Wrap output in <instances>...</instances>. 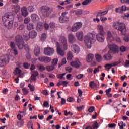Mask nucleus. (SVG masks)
Returning a JSON list of instances; mask_svg holds the SVG:
<instances>
[{
	"label": "nucleus",
	"mask_w": 129,
	"mask_h": 129,
	"mask_svg": "<svg viewBox=\"0 0 129 129\" xmlns=\"http://www.w3.org/2000/svg\"><path fill=\"white\" fill-rule=\"evenodd\" d=\"M107 40L109 42H112L115 40V38L113 36L112 32L110 31H107L106 33Z\"/></svg>",
	"instance_id": "4468645a"
},
{
	"label": "nucleus",
	"mask_w": 129,
	"mask_h": 129,
	"mask_svg": "<svg viewBox=\"0 0 129 129\" xmlns=\"http://www.w3.org/2000/svg\"><path fill=\"white\" fill-rule=\"evenodd\" d=\"M107 47L110 49L107 53L104 54L103 55V58L105 61H111L113 56L111 54L112 52L115 54L119 52V47L115 44H108L107 47L106 48L107 49Z\"/></svg>",
	"instance_id": "f03ea898"
},
{
	"label": "nucleus",
	"mask_w": 129,
	"mask_h": 129,
	"mask_svg": "<svg viewBox=\"0 0 129 129\" xmlns=\"http://www.w3.org/2000/svg\"><path fill=\"white\" fill-rule=\"evenodd\" d=\"M100 21H101V22L103 23V24H104V23H105V22L107 21V18L105 17H101L100 18Z\"/></svg>",
	"instance_id": "c9c22d12"
},
{
	"label": "nucleus",
	"mask_w": 129,
	"mask_h": 129,
	"mask_svg": "<svg viewBox=\"0 0 129 129\" xmlns=\"http://www.w3.org/2000/svg\"><path fill=\"white\" fill-rule=\"evenodd\" d=\"M105 33H97L96 35V38L99 43H103L105 41Z\"/></svg>",
	"instance_id": "9b49d317"
},
{
	"label": "nucleus",
	"mask_w": 129,
	"mask_h": 129,
	"mask_svg": "<svg viewBox=\"0 0 129 129\" xmlns=\"http://www.w3.org/2000/svg\"><path fill=\"white\" fill-rule=\"evenodd\" d=\"M95 108L94 107H91L88 109V111L89 112H93V111H94L95 110Z\"/></svg>",
	"instance_id": "774afa93"
},
{
	"label": "nucleus",
	"mask_w": 129,
	"mask_h": 129,
	"mask_svg": "<svg viewBox=\"0 0 129 129\" xmlns=\"http://www.w3.org/2000/svg\"><path fill=\"white\" fill-rule=\"evenodd\" d=\"M28 11H29V12H34L35 8H34V6H30L28 7Z\"/></svg>",
	"instance_id": "6e6d98bb"
},
{
	"label": "nucleus",
	"mask_w": 129,
	"mask_h": 129,
	"mask_svg": "<svg viewBox=\"0 0 129 129\" xmlns=\"http://www.w3.org/2000/svg\"><path fill=\"white\" fill-rule=\"evenodd\" d=\"M123 19H124V20H126L127 19L129 18V13H125V15L124 16H122Z\"/></svg>",
	"instance_id": "3c124183"
},
{
	"label": "nucleus",
	"mask_w": 129,
	"mask_h": 129,
	"mask_svg": "<svg viewBox=\"0 0 129 129\" xmlns=\"http://www.w3.org/2000/svg\"><path fill=\"white\" fill-rule=\"evenodd\" d=\"M55 53L54 48L51 47H46L44 48V53L46 56H52Z\"/></svg>",
	"instance_id": "f8f14e48"
},
{
	"label": "nucleus",
	"mask_w": 129,
	"mask_h": 129,
	"mask_svg": "<svg viewBox=\"0 0 129 129\" xmlns=\"http://www.w3.org/2000/svg\"><path fill=\"white\" fill-rule=\"evenodd\" d=\"M24 120H21L18 122V124L20 127L23 126V125H24Z\"/></svg>",
	"instance_id": "bf43d9fd"
},
{
	"label": "nucleus",
	"mask_w": 129,
	"mask_h": 129,
	"mask_svg": "<svg viewBox=\"0 0 129 129\" xmlns=\"http://www.w3.org/2000/svg\"><path fill=\"white\" fill-rule=\"evenodd\" d=\"M93 59H94V54L89 53L86 58V62H87V63H91V62L93 61Z\"/></svg>",
	"instance_id": "a211bd4d"
},
{
	"label": "nucleus",
	"mask_w": 129,
	"mask_h": 129,
	"mask_svg": "<svg viewBox=\"0 0 129 129\" xmlns=\"http://www.w3.org/2000/svg\"><path fill=\"white\" fill-rule=\"evenodd\" d=\"M68 13L63 12L62 13V16L59 17V20L60 23H65V22H68L69 18L66 16Z\"/></svg>",
	"instance_id": "ddd939ff"
},
{
	"label": "nucleus",
	"mask_w": 129,
	"mask_h": 129,
	"mask_svg": "<svg viewBox=\"0 0 129 129\" xmlns=\"http://www.w3.org/2000/svg\"><path fill=\"white\" fill-rule=\"evenodd\" d=\"M59 41L61 43V47H60V43L57 42L56 43V51L58 55L63 56L65 55V51L68 50L67 38L65 37V36L61 35L59 37Z\"/></svg>",
	"instance_id": "f257e3e1"
},
{
	"label": "nucleus",
	"mask_w": 129,
	"mask_h": 129,
	"mask_svg": "<svg viewBox=\"0 0 129 129\" xmlns=\"http://www.w3.org/2000/svg\"><path fill=\"white\" fill-rule=\"evenodd\" d=\"M38 68H39V70H40V71H44V70H45V69H46L45 68V66H44V65H43V64H39L38 66Z\"/></svg>",
	"instance_id": "37998d69"
},
{
	"label": "nucleus",
	"mask_w": 129,
	"mask_h": 129,
	"mask_svg": "<svg viewBox=\"0 0 129 129\" xmlns=\"http://www.w3.org/2000/svg\"><path fill=\"white\" fill-rule=\"evenodd\" d=\"M24 67L25 69H28L30 67V63L25 62L24 63Z\"/></svg>",
	"instance_id": "13d9d810"
},
{
	"label": "nucleus",
	"mask_w": 129,
	"mask_h": 129,
	"mask_svg": "<svg viewBox=\"0 0 129 129\" xmlns=\"http://www.w3.org/2000/svg\"><path fill=\"white\" fill-rule=\"evenodd\" d=\"M46 39H47V35H46L45 33H42L40 36L41 41H42V42H45Z\"/></svg>",
	"instance_id": "c756f323"
},
{
	"label": "nucleus",
	"mask_w": 129,
	"mask_h": 129,
	"mask_svg": "<svg viewBox=\"0 0 129 129\" xmlns=\"http://www.w3.org/2000/svg\"><path fill=\"white\" fill-rule=\"evenodd\" d=\"M68 38L69 40V43L72 44L74 43V42L76 41V38H75L74 35H73L72 33L69 34Z\"/></svg>",
	"instance_id": "f3484780"
},
{
	"label": "nucleus",
	"mask_w": 129,
	"mask_h": 129,
	"mask_svg": "<svg viewBox=\"0 0 129 129\" xmlns=\"http://www.w3.org/2000/svg\"><path fill=\"white\" fill-rule=\"evenodd\" d=\"M70 65L75 68H79V67L81 66V63L80 62V61H79V59H77L75 61H72Z\"/></svg>",
	"instance_id": "2eb2a0df"
},
{
	"label": "nucleus",
	"mask_w": 129,
	"mask_h": 129,
	"mask_svg": "<svg viewBox=\"0 0 129 129\" xmlns=\"http://www.w3.org/2000/svg\"><path fill=\"white\" fill-rule=\"evenodd\" d=\"M55 69V67L53 65L51 66H47L46 67V70H47V71H53V70Z\"/></svg>",
	"instance_id": "2f4dec72"
},
{
	"label": "nucleus",
	"mask_w": 129,
	"mask_h": 129,
	"mask_svg": "<svg viewBox=\"0 0 129 129\" xmlns=\"http://www.w3.org/2000/svg\"><path fill=\"white\" fill-rule=\"evenodd\" d=\"M39 75V73L37 71H34L33 72V74L31 75L30 81L31 82H33L34 81H36V79L37 77Z\"/></svg>",
	"instance_id": "aec40b11"
},
{
	"label": "nucleus",
	"mask_w": 129,
	"mask_h": 129,
	"mask_svg": "<svg viewBox=\"0 0 129 129\" xmlns=\"http://www.w3.org/2000/svg\"><path fill=\"white\" fill-rule=\"evenodd\" d=\"M21 15L24 17H27L29 15V12H28L26 7L21 8Z\"/></svg>",
	"instance_id": "4be33fe9"
},
{
	"label": "nucleus",
	"mask_w": 129,
	"mask_h": 129,
	"mask_svg": "<svg viewBox=\"0 0 129 129\" xmlns=\"http://www.w3.org/2000/svg\"><path fill=\"white\" fill-rule=\"evenodd\" d=\"M3 24L7 29L13 28V21H14V16L7 15L2 18Z\"/></svg>",
	"instance_id": "20e7f679"
},
{
	"label": "nucleus",
	"mask_w": 129,
	"mask_h": 129,
	"mask_svg": "<svg viewBox=\"0 0 129 129\" xmlns=\"http://www.w3.org/2000/svg\"><path fill=\"white\" fill-rule=\"evenodd\" d=\"M27 29L28 31H31V30H34L35 29V27L34 26V24L33 23H29L27 26Z\"/></svg>",
	"instance_id": "c85d7f7f"
},
{
	"label": "nucleus",
	"mask_w": 129,
	"mask_h": 129,
	"mask_svg": "<svg viewBox=\"0 0 129 129\" xmlns=\"http://www.w3.org/2000/svg\"><path fill=\"white\" fill-rule=\"evenodd\" d=\"M118 125L120 127V129H123V127L125 126V123H123V121H121L120 123H118Z\"/></svg>",
	"instance_id": "4c0bfd02"
},
{
	"label": "nucleus",
	"mask_w": 129,
	"mask_h": 129,
	"mask_svg": "<svg viewBox=\"0 0 129 129\" xmlns=\"http://www.w3.org/2000/svg\"><path fill=\"white\" fill-rule=\"evenodd\" d=\"M126 50H128V47H125L124 46H121L120 47V51L121 52V53H123V52H125Z\"/></svg>",
	"instance_id": "7c9ffc66"
},
{
	"label": "nucleus",
	"mask_w": 129,
	"mask_h": 129,
	"mask_svg": "<svg viewBox=\"0 0 129 129\" xmlns=\"http://www.w3.org/2000/svg\"><path fill=\"white\" fill-rule=\"evenodd\" d=\"M108 13V10H105L104 11H99L97 13V17H101L102 16H105Z\"/></svg>",
	"instance_id": "a878e982"
},
{
	"label": "nucleus",
	"mask_w": 129,
	"mask_h": 129,
	"mask_svg": "<svg viewBox=\"0 0 129 129\" xmlns=\"http://www.w3.org/2000/svg\"><path fill=\"white\" fill-rule=\"evenodd\" d=\"M51 60H52V59L51 58V57L45 56V57L44 58V62L45 63H50L51 62Z\"/></svg>",
	"instance_id": "f704fd0d"
},
{
	"label": "nucleus",
	"mask_w": 129,
	"mask_h": 129,
	"mask_svg": "<svg viewBox=\"0 0 129 129\" xmlns=\"http://www.w3.org/2000/svg\"><path fill=\"white\" fill-rule=\"evenodd\" d=\"M10 47L11 49H12V50L14 49H16V43H15L14 42H11L10 43Z\"/></svg>",
	"instance_id": "a18cd8bd"
},
{
	"label": "nucleus",
	"mask_w": 129,
	"mask_h": 129,
	"mask_svg": "<svg viewBox=\"0 0 129 129\" xmlns=\"http://www.w3.org/2000/svg\"><path fill=\"white\" fill-rule=\"evenodd\" d=\"M38 35V33H37V31L35 30H32L29 33V35L26 36L24 35L25 39L26 40H29L30 39H36L37 37V36Z\"/></svg>",
	"instance_id": "6e6552de"
},
{
	"label": "nucleus",
	"mask_w": 129,
	"mask_h": 129,
	"mask_svg": "<svg viewBox=\"0 0 129 129\" xmlns=\"http://www.w3.org/2000/svg\"><path fill=\"white\" fill-rule=\"evenodd\" d=\"M83 32L79 31L76 33V36L79 41H83Z\"/></svg>",
	"instance_id": "412c9836"
},
{
	"label": "nucleus",
	"mask_w": 129,
	"mask_h": 129,
	"mask_svg": "<svg viewBox=\"0 0 129 129\" xmlns=\"http://www.w3.org/2000/svg\"><path fill=\"white\" fill-rule=\"evenodd\" d=\"M51 63L52 64V66L55 67V66H56V65H57L58 63V58H54L53 59H52Z\"/></svg>",
	"instance_id": "72a5a7b5"
},
{
	"label": "nucleus",
	"mask_w": 129,
	"mask_h": 129,
	"mask_svg": "<svg viewBox=\"0 0 129 129\" xmlns=\"http://www.w3.org/2000/svg\"><path fill=\"white\" fill-rule=\"evenodd\" d=\"M28 87L29 88L31 91L33 92L34 90H35V86L31 85V84H29L28 85Z\"/></svg>",
	"instance_id": "c03bdc74"
},
{
	"label": "nucleus",
	"mask_w": 129,
	"mask_h": 129,
	"mask_svg": "<svg viewBox=\"0 0 129 129\" xmlns=\"http://www.w3.org/2000/svg\"><path fill=\"white\" fill-rule=\"evenodd\" d=\"M22 91L24 95H26V94H28V93H29V90H28V89L26 88L22 89Z\"/></svg>",
	"instance_id": "09e8293b"
},
{
	"label": "nucleus",
	"mask_w": 129,
	"mask_h": 129,
	"mask_svg": "<svg viewBox=\"0 0 129 129\" xmlns=\"http://www.w3.org/2000/svg\"><path fill=\"white\" fill-rule=\"evenodd\" d=\"M95 57L96 59V61L98 62V63H100L102 62V56H101V55L98 53H96L95 55Z\"/></svg>",
	"instance_id": "5701e85b"
},
{
	"label": "nucleus",
	"mask_w": 129,
	"mask_h": 129,
	"mask_svg": "<svg viewBox=\"0 0 129 129\" xmlns=\"http://www.w3.org/2000/svg\"><path fill=\"white\" fill-rule=\"evenodd\" d=\"M46 56H40L38 58V60L40 61V62H45V58Z\"/></svg>",
	"instance_id": "5fc2aeb1"
},
{
	"label": "nucleus",
	"mask_w": 129,
	"mask_h": 129,
	"mask_svg": "<svg viewBox=\"0 0 129 129\" xmlns=\"http://www.w3.org/2000/svg\"><path fill=\"white\" fill-rule=\"evenodd\" d=\"M71 2H70V0H66L60 3L61 6H64V5H68L70 4Z\"/></svg>",
	"instance_id": "e433bc0d"
},
{
	"label": "nucleus",
	"mask_w": 129,
	"mask_h": 129,
	"mask_svg": "<svg viewBox=\"0 0 129 129\" xmlns=\"http://www.w3.org/2000/svg\"><path fill=\"white\" fill-rule=\"evenodd\" d=\"M113 27L116 30L120 31L121 35H125V33L126 32V26L125 24L122 22H114L113 23Z\"/></svg>",
	"instance_id": "39448f33"
},
{
	"label": "nucleus",
	"mask_w": 129,
	"mask_h": 129,
	"mask_svg": "<svg viewBox=\"0 0 129 129\" xmlns=\"http://www.w3.org/2000/svg\"><path fill=\"white\" fill-rule=\"evenodd\" d=\"M34 55L36 57L39 56L40 54H41V49H40V47L38 46H35V49H34Z\"/></svg>",
	"instance_id": "393cba45"
},
{
	"label": "nucleus",
	"mask_w": 129,
	"mask_h": 129,
	"mask_svg": "<svg viewBox=\"0 0 129 129\" xmlns=\"http://www.w3.org/2000/svg\"><path fill=\"white\" fill-rule=\"evenodd\" d=\"M89 86L92 89H94V81H92L90 82Z\"/></svg>",
	"instance_id": "a19ab883"
},
{
	"label": "nucleus",
	"mask_w": 129,
	"mask_h": 129,
	"mask_svg": "<svg viewBox=\"0 0 129 129\" xmlns=\"http://www.w3.org/2000/svg\"><path fill=\"white\" fill-rule=\"evenodd\" d=\"M88 4H89V0H85L83 3H82V5L83 6H86Z\"/></svg>",
	"instance_id": "052dcab7"
},
{
	"label": "nucleus",
	"mask_w": 129,
	"mask_h": 129,
	"mask_svg": "<svg viewBox=\"0 0 129 129\" xmlns=\"http://www.w3.org/2000/svg\"><path fill=\"white\" fill-rule=\"evenodd\" d=\"M82 27V23L81 22H76L73 25L71 28L72 32H77L79 29Z\"/></svg>",
	"instance_id": "9d476101"
},
{
	"label": "nucleus",
	"mask_w": 129,
	"mask_h": 129,
	"mask_svg": "<svg viewBox=\"0 0 129 129\" xmlns=\"http://www.w3.org/2000/svg\"><path fill=\"white\" fill-rule=\"evenodd\" d=\"M124 41H125V42H128L129 41V35L128 34H126L125 37L123 38Z\"/></svg>",
	"instance_id": "864d4df0"
},
{
	"label": "nucleus",
	"mask_w": 129,
	"mask_h": 129,
	"mask_svg": "<svg viewBox=\"0 0 129 129\" xmlns=\"http://www.w3.org/2000/svg\"><path fill=\"white\" fill-rule=\"evenodd\" d=\"M93 22H97V23H99V22H100V19H99V18H98V17L96 16V18H94L93 19Z\"/></svg>",
	"instance_id": "338daca9"
},
{
	"label": "nucleus",
	"mask_w": 129,
	"mask_h": 129,
	"mask_svg": "<svg viewBox=\"0 0 129 129\" xmlns=\"http://www.w3.org/2000/svg\"><path fill=\"white\" fill-rule=\"evenodd\" d=\"M15 41H16V44L17 46L18 47V49L20 50L22 49L24 47H25V49L26 51H28L29 50V47L27 45H25L24 44V40H23V38H22V36L20 35H17L15 37Z\"/></svg>",
	"instance_id": "423d86ee"
},
{
	"label": "nucleus",
	"mask_w": 129,
	"mask_h": 129,
	"mask_svg": "<svg viewBox=\"0 0 129 129\" xmlns=\"http://www.w3.org/2000/svg\"><path fill=\"white\" fill-rule=\"evenodd\" d=\"M31 21V19L30 18H26L24 20V24H29L30 23V21Z\"/></svg>",
	"instance_id": "4d7b16f0"
},
{
	"label": "nucleus",
	"mask_w": 129,
	"mask_h": 129,
	"mask_svg": "<svg viewBox=\"0 0 129 129\" xmlns=\"http://www.w3.org/2000/svg\"><path fill=\"white\" fill-rule=\"evenodd\" d=\"M31 19L34 23L39 21V16L36 14L31 15Z\"/></svg>",
	"instance_id": "bb28decb"
},
{
	"label": "nucleus",
	"mask_w": 129,
	"mask_h": 129,
	"mask_svg": "<svg viewBox=\"0 0 129 129\" xmlns=\"http://www.w3.org/2000/svg\"><path fill=\"white\" fill-rule=\"evenodd\" d=\"M65 75H66V73H63V74L57 75V77L60 79H65V77H64Z\"/></svg>",
	"instance_id": "58836bf2"
},
{
	"label": "nucleus",
	"mask_w": 129,
	"mask_h": 129,
	"mask_svg": "<svg viewBox=\"0 0 129 129\" xmlns=\"http://www.w3.org/2000/svg\"><path fill=\"white\" fill-rule=\"evenodd\" d=\"M95 34L94 32H89L84 37V42L88 49H91L92 44L96 42L95 39Z\"/></svg>",
	"instance_id": "7ed1b4c3"
},
{
	"label": "nucleus",
	"mask_w": 129,
	"mask_h": 129,
	"mask_svg": "<svg viewBox=\"0 0 129 129\" xmlns=\"http://www.w3.org/2000/svg\"><path fill=\"white\" fill-rule=\"evenodd\" d=\"M67 59L69 61H71L73 59V53L71 51H69L67 53Z\"/></svg>",
	"instance_id": "cd10ccee"
},
{
	"label": "nucleus",
	"mask_w": 129,
	"mask_h": 129,
	"mask_svg": "<svg viewBox=\"0 0 129 129\" xmlns=\"http://www.w3.org/2000/svg\"><path fill=\"white\" fill-rule=\"evenodd\" d=\"M14 12L15 13H18V12H19V11H20V6H14Z\"/></svg>",
	"instance_id": "8fccbe9b"
},
{
	"label": "nucleus",
	"mask_w": 129,
	"mask_h": 129,
	"mask_svg": "<svg viewBox=\"0 0 129 129\" xmlns=\"http://www.w3.org/2000/svg\"><path fill=\"white\" fill-rule=\"evenodd\" d=\"M44 28V24H43L42 22H38L37 23V26H36V29L38 31H41L43 30Z\"/></svg>",
	"instance_id": "b1692460"
},
{
	"label": "nucleus",
	"mask_w": 129,
	"mask_h": 129,
	"mask_svg": "<svg viewBox=\"0 0 129 129\" xmlns=\"http://www.w3.org/2000/svg\"><path fill=\"white\" fill-rule=\"evenodd\" d=\"M40 13L44 18H48L51 15V11H50V7L47 6H43L40 8Z\"/></svg>",
	"instance_id": "0eeeda50"
},
{
	"label": "nucleus",
	"mask_w": 129,
	"mask_h": 129,
	"mask_svg": "<svg viewBox=\"0 0 129 129\" xmlns=\"http://www.w3.org/2000/svg\"><path fill=\"white\" fill-rule=\"evenodd\" d=\"M83 74H80L76 76L77 79H81V78H83Z\"/></svg>",
	"instance_id": "680f3d73"
},
{
	"label": "nucleus",
	"mask_w": 129,
	"mask_h": 129,
	"mask_svg": "<svg viewBox=\"0 0 129 129\" xmlns=\"http://www.w3.org/2000/svg\"><path fill=\"white\" fill-rule=\"evenodd\" d=\"M111 67H112V66L111 65V64L110 63H107L104 66V68H105V69H108V70H109V69H110Z\"/></svg>",
	"instance_id": "79ce46f5"
},
{
	"label": "nucleus",
	"mask_w": 129,
	"mask_h": 129,
	"mask_svg": "<svg viewBox=\"0 0 129 129\" xmlns=\"http://www.w3.org/2000/svg\"><path fill=\"white\" fill-rule=\"evenodd\" d=\"M49 27L51 29H54V28H55L56 25L54 22H51L50 23Z\"/></svg>",
	"instance_id": "603ef678"
},
{
	"label": "nucleus",
	"mask_w": 129,
	"mask_h": 129,
	"mask_svg": "<svg viewBox=\"0 0 129 129\" xmlns=\"http://www.w3.org/2000/svg\"><path fill=\"white\" fill-rule=\"evenodd\" d=\"M97 30L98 33V34H105L103 25L101 24H98L97 26Z\"/></svg>",
	"instance_id": "6ab92c4d"
},
{
	"label": "nucleus",
	"mask_w": 129,
	"mask_h": 129,
	"mask_svg": "<svg viewBox=\"0 0 129 129\" xmlns=\"http://www.w3.org/2000/svg\"><path fill=\"white\" fill-rule=\"evenodd\" d=\"M92 128H93V129L98 128V123H97V122L94 123L93 124Z\"/></svg>",
	"instance_id": "49530a36"
},
{
	"label": "nucleus",
	"mask_w": 129,
	"mask_h": 129,
	"mask_svg": "<svg viewBox=\"0 0 129 129\" xmlns=\"http://www.w3.org/2000/svg\"><path fill=\"white\" fill-rule=\"evenodd\" d=\"M7 63H9V56L8 55L0 56V67L5 66Z\"/></svg>",
	"instance_id": "1a4fd4ad"
},
{
	"label": "nucleus",
	"mask_w": 129,
	"mask_h": 129,
	"mask_svg": "<svg viewBox=\"0 0 129 129\" xmlns=\"http://www.w3.org/2000/svg\"><path fill=\"white\" fill-rule=\"evenodd\" d=\"M21 69H20L19 68H16L15 72H14V74H21Z\"/></svg>",
	"instance_id": "ea45409f"
},
{
	"label": "nucleus",
	"mask_w": 129,
	"mask_h": 129,
	"mask_svg": "<svg viewBox=\"0 0 129 129\" xmlns=\"http://www.w3.org/2000/svg\"><path fill=\"white\" fill-rule=\"evenodd\" d=\"M74 100V99L72 97H69L67 99V101L68 102H72V101H73Z\"/></svg>",
	"instance_id": "0e129e2a"
},
{
	"label": "nucleus",
	"mask_w": 129,
	"mask_h": 129,
	"mask_svg": "<svg viewBox=\"0 0 129 129\" xmlns=\"http://www.w3.org/2000/svg\"><path fill=\"white\" fill-rule=\"evenodd\" d=\"M71 48L72 52L75 54H79V52H80V48L76 44L73 45Z\"/></svg>",
	"instance_id": "dca6fc26"
},
{
	"label": "nucleus",
	"mask_w": 129,
	"mask_h": 129,
	"mask_svg": "<svg viewBox=\"0 0 129 129\" xmlns=\"http://www.w3.org/2000/svg\"><path fill=\"white\" fill-rule=\"evenodd\" d=\"M121 10L122 12H125V11H126V6L125 5H123L122 6V7H121Z\"/></svg>",
	"instance_id": "69168bd1"
},
{
	"label": "nucleus",
	"mask_w": 129,
	"mask_h": 129,
	"mask_svg": "<svg viewBox=\"0 0 129 129\" xmlns=\"http://www.w3.org/2000/svg\"><path fill=\"white\" fill-rule=\"evenodd\" d=\"M74 12H75V14L77 16H79L80 15H81V14H82L83 11L81 9H79L77 11H73V13H74Z\"/></svg>",
	"instance_id": "473e14b6"
},
{
	"label": "nucleus",
	"mask_w": 129,
	"mask_h": 129,
	"mask_svg": "<svg viewBox=\"0 0 129 129\" xmlns=\"http://www.w3.org/2000/svg\"><path fill=\"white\" fill-rule=\"evenodd\" d=\"M43 106L45 107H46L47 108H48L49 107V102H48V101H44L43 103Z\"/></svg>",
	"instance_id": "e2e57ef3"
},
{
	"label": "nucleus",
	"mask_w": 129,
	"mask_h": 129,
	"mask_svg": "<svg viewBox=\"0 0 129 129\" xmlns=\"http://www.w3.org/2000/svg\"><path fill=\"white\" fill-rule=\"evenodd\" d=\"M115 12L116 13H119L120 14H121L122 13V11L121 10V8L119 7L115 9Z\"/></svg>",
	"instance_id": "de8ad7c7"
}]
</instances>
